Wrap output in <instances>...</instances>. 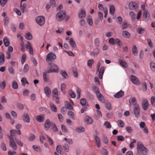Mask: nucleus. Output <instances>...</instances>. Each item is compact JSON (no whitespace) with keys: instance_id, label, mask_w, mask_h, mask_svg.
<instances>
[{"instance_id":"nucleus-1","label":"nucleus","mask_w":155,"mask_h":155,"mask_svg":"<svg viewBox=\"0 0 155 155\" xmlns=\"http://www.w3.org/2000/svg\"><path fill=\"white\" fill-rule=\"evenodd\" d=\"M137 153L139 155H146L147 153V149L140 141L137 142Z\"/></svg>"},{"instance_id":"nucleus-2","label":"nucleus","mask_w":155,"mask_h":155,"mask_svg":"<svg viewBox=\"0 0 155 155\" xmlns=\"http://www.w3.org/2000/svg\"><path fill=\"white\" fill-rule=\"evenodd\" d=\"M56 58V55L52 52L49 53L46 56V61L49 64H51V62Z\"/></svg>"},{"instance_id":"nucleus-3","label":"nucleus","mask_w":155,"mask_h":155,"mask_svg":"<svg viewBox=\"0 0 155 155\" xmlns=\"http://www.w3.org/2000/svg\"><path fill=\"white\" fill-rule=\"evenodd\" d=\"M65 16V12L64 11H59L56 15V19L58 21H61L64 19Z\"/></svg>"},{"instance_id":"nucleus-4","label":"nucleus","mask_w":155,"mask_h":155,"mask_svg":"<svg viewBox=\"0 0 155 155\" xmlns=\"http://www.w3.org/2000/svg\"><path fill=\"white\" fill-rule=\"evenodd\" d=\"M35 21L38 25L40 26H42L45 24V18L43 16H38L36 18Z\"/></svg>"},{"instance_id":"nucleus-5","label":"nucleus","mask_w":155,"mask_h":155,"mask_svg":"<svg viewBox=\"0 0 155 155\" xmlns=\"http://www.w3.org/2000/svg\"><path fill=\"white\" fill-rule=\"evenodd\" d=\"M59 71V68L58 66L54 64H52L50 65L49 69L48 71V73L51 72L58 73Z\"/></svg>"},{"instance_id":"nucleus-6","label":"nucleus","mask_w":155,"mask_h":155,"mask_svg":"<svg viewBox=\"0 0 155 155\" xmlns=\"http://www.w3.org/2000/svg\"><path fill=\"white\" fill-rule=\"evenodd\" d=\"M9 146L12 148L13 150H16L17 149V146L12 137H9Z\"/></svg>"},{"instance_id":"nucleus-7","label":"nucleus","mask_w":155,"mask_h":155,"mask_svg":"<svg viewBox=\"0 0 155 155\" xmlns=\"http://www.w3.org/2000/svg\"><path fill=\"white\" fill-rule=\"evenodd\" d=\"M52 92L53 94V99L55 101L56 103H59V98L58 97V93L57 89H54L53 90Z\"/></svg>"},{"instance_id":"nucleus-8","label":"nucleus","mask_w":155,"mask_h":155,"mask_svg":"<svg viewBox=\"0 0 155 155\" xmlns=\"http://www.w3.org/2000/svg\"><path fill=\"white\" fill-rule=\"evenodd\" d=\"M130 78L131 81L134 84L138 85L140 84V82L139 81L138 78L135 76L133 75H131L130 77Z\"/></svg>"},{"instance_id":"nucleus-9","label":"nucleus","mask_w":155,"mask_h":155,"mask_svg":"<svg viewBox=\"0 0 155 155\" xmlns=\"http://www.w3.org/2000/svg\"><path fill=\"white\" fill-rule=\"evenodd\" d=\"M149 103L147 99L143 100L142 103V107L144 110H147L149 107Z\"/></svg>"},{"instance_id":"nucleus-10","label":"nucleus","mask_w":155,"mask_h":155,"mask_svg":"<svg viewBox=\"0 0 155 155\" xmlns=\"http://www.w3.org/2000/svg\"><path fill=\"white\" fill-rule=\"evenodd\" d=\"M133 110L136 117L137 118L139 117L140 114V110L139 105L134 107Z\"/></svg>"},{"instance_id":"nucleus-11","label":"nucleus","mask_w":155,"mask_h":155,"mask_svg":"<svg viewBox=\"0 0 155 155\" xmlns=\"http://www.w3.org/2000/svg\"><path fill=\"white\" fill-rule=\"evenodd\" d=\"M128 7L130 10H134L138 8V5L135 2H131L128 5Z\"/></svg>"},{"instance_id":"nucleus-12","label":"nucleus","mask_w":155,"mask_h":155,"mask_svg":"<svg viewBox=\"0 0 155 155\" xmlns=\"http://www.w3.org/2000/svg\"><path fill=\"white\" fill-rule=\"evenodd\" d=\"M86 16L85 10L84 9H81L78 13V17L79 18H84Z\"/></svg>"},{"instance_id":"nucleus-13","label":"nucleus","mask_w":155,"mask_h":155,"mask_svg":"<svg viewBox=\"0 0 155 155\" xmlns=\"http://www.w3.org/2000/svg\"><path fill=\"white\" fill-rule=\"evenodd\" d=\"M23 119L24 121L26 123H29L30 122V118L28 114L27 113H24L23 116Z\"/></svg>"},{"instance_id":"nucleus-14","label":"nucleus","mask_w":155,"mask_h":155,"mask_svg":"<svg viewBox=\"0 0 155 155\" xmlns=\"http://www.w3.org/2000/svg\"><path fill=\"white\" fill-rule=\"evenodd\" d=\"M51 126L50 121L49 119H47L45 122L44 124V128L46 130H48Z\"/></svg>"},{"instance_id":"nucleus-15","label":"nucleus","mask_w":155,"mask_h":155,"mask_svg":"<svg viewBox=\"0 0 155 155\" xmlns=\"http://www.w3.org/2000/svg\"><path fill=\"white\" fill-rule=\"evenodd\" d=\"M129 104L130 105H132L134 107L139 105L137 103V100L135 97H132L130 101H129Z\"/></svg>"},{"instance_id":"nucleus-16","label":"nucleus","mask_w":155,"mask_h":155,"mask_svg":"<svg viewBox=\"0 0 155 155\" xmlns=\"http://www.w3.org/2000/svg\"><path fill=\"white\" fill-rule=\"evenodd\" d=\"M124 92L122 90H120L116 94L114 95V97L116 98H119L122 97L124 95Z\"/></svg>"},{"instance_id":"nucleus-17","label":"nucleus","mask_w":155,"mask_h":155,"mask_svg":"<svg viewBox=\"0 0 155 155\" xmlns=\"http://www.w3.org/2000/svg\"><path fill=\"white\" fill-rule=\"evenodd\" d=\"M84 121L87 124H91L93 122L91 118L88 116H86L84 118Z\"/></svg>"},{"instance_id":"nucleus-18","label":"nucleus","mask_w":155,"mask_h":155,"mask_svg":"<svg viewBox=\"0 0 155 155\" xmlns=\"http://www.w3.org/2000/svg\"><path fill=\"white\" fill-rule=\"evenodd\" d=\"M143 17L146 21H148L150 18L149 13L147 10H145L143 12Z\"/></svg>"},{"instance_id":"nucleus-19","label":"nucleus","mask_w":155,"mask_h":155,"mask_svg":"<svg viewBox=\"0 0 155 155\" xmlns=\"http://www.w3.org/2000/svg\"><path fill=\"white\" fill-rule=\"evenodd\" d=\"M104 67L102 66L99 70V77L100 79L102 78V76L104 72Z\"/></svg>"},{"instance_id":"nucleus-20","label":"nucleus","mask_w":155,"mask_h":155,"mask_svg":"<svg viewBox=\"0 0 155 155\" xmlns=\"http://www.w3.org/2000/svg\"><path fill=\"white\" fill-rule=\"evenodd\" d=\"M80 103L82 106H85L86 107H86V108L87 107L88 104L85 98H83L81 99V100Z\"/></svg>"},{"instance_id":"nucleus-21","label":"nucleus","mask_w":155,"mask_h":155,"mask_svg":"<svg viewBox=\"0 0 155 155\" xmlns=\"http://www.w3.org/2000/svg\"><path fill=\"white\" fill-rule=\"evenodd\" d=\"M100 53V50L98 48L94 49L91 53V55L92 56H97Z\"/></svg>"},{"instance_id":"nucleus-22","label":"nucleus","mask_w":155,"mask_h":155,"mask_svg":"<svg viewBox=\"0 0 155 155\" xmlns=\"http://www.w3.org/2000/svg\"><path fill=\"white\" fill-rule=\"evenodd\" d=\"M122 35L123 37L127 38H130V33L127 31L126 30L123 31Z\"/></svg>"},{"instance_id":"nucleus-23","label":"nucleus","mask_w":155,"mask_h":155,"mask_svg":"<svg viewBox=\"0 0 155 155\" xmlns=\"http://www.w3.org/2000/svg\"><path fill=\"white\" fill-rule=\"evenodd\" d=\"M26 47L27 49H29V53L33 54V50L30 43L29 42H28V44L26 45Z\"/></svg>"},{"instance_id":"nucleus-24","label":"nucleus","mask_w":155,"mask_h":155,"mask_svg":"<svg viewBox=\"0 0 155 155\" xmlns=\"http://www.w3.org/2000/svg\"><path fill=\"white\" fill-rule=\"evenodd\" d=\"M109 13L112 15L114 14L115 8L114 6L113 5H110L109 6Z\"/></svg>"},{"instance_id":"nucleus-25","label":"nucleus","mask_w":155,"mask_h":155,"mask_svg":"<svg viewBox=\"0 0 155 155\" xmlns=\"http://www.w3.org/2000/svg\"><path fill=\"white\" fill-rule=\"evenodd\" d=\"M36 120L39 122H42L44 119V116L43 115H37L35 116Z\"/></svg>"},{"instance_id":"nucleus-26","label":"nucleus","mask_w":155,"mask_h":155,"mask_svg":"<svg viewBox=\"0 0 155 155\" xmlns=\"http://www.w3.org/2000/svg\"><path fill=\"white\" fill-rule=\"evenodd\" d=\"M44 91L45 94L48 97H49L51 94V91L48 87H46L44 88Z\"/></svg>"},{"instance_id":"nucleus-27","label":"nucleus","mask_w":155,"mask_h":155,"mask_svg":"<svg viewBox=\"0 0 155 155\" xmlns=\"http://www.w3.org/2000/svg\"><path fill=\"white\" fill-rule=\"evenodd\" d=\"M94 140L96 142V144L97 147H100L101 144V140L100 138L97 136L94 137Z\"/></svg>"},{"instance_id":"nucleus-28","label":"nucleus","mask_w":155,"mask_h":155,"mask_svg":"<svg viewBox=\"0 0 155 155\" xmlns=\"http://www.w3.org/2000/svg\"><path fill=\"white\" fill-rule=\"evenodd\" d=\"M49 105L52 111L55 112H57V107L53 103L51 102L49 104Z\"/></svg>"},{"instance_id":"nucleus-29","label":"nucleus","mask_w":155,"mask_h":155,"mask_svg":"<svg viewBox=\"0 0 155 155\" xmlns=\"http://www.w3.org/2000/svg\"><path fill=\"white\" fill-rule=\"evenodd\" d=\"M75 130L78 133H82L85 131V129L84 127L80 126L76 127L75 129Z\"/></svg>"},{"instance_id":"nucleus-30","label":"nucleus","mask_w":155,"mask_h":155,"mask_svg":"<svg viewBox=\"0 0 155 155\" xmlns=\"http://www.w3.org/2000/svg\"><path fill=\"white\" fill-rule=\"evenodd\" d=\"M3 41L4 45L5 47H7L9 46L10 41L7 37H5L3 38Z\"/></svg>"},{"instance_id":"nucleus-31","label":"nucleus","mask_w":155,"mask_h":155,"mask_svg":"<svg viewBox=\"0 0 155 155\" xmlns=\"http://www.w3.org/2000/svg\"><path fill=\"white\" fill-rule=\"evenodd\" d=\"M5 58L4 54L2 53H0V65H2L4 62Z\"/></svg>"},{"instance_id":"nucleus-32","label":"nucleus","mask_w":155,"mask_h":155,"mask_svg":"<svg viewBox=\"0 0 155 155\" xmlns=\"http://www.w3.org/2000/svg\"><path fill=\"white\" fill-rule=\"evenodd\" d=\"M132 53L134 56H137V49L135 45H133L132 48Z\"/></svg>"},{"instance_id":"nucleus-33","label":"nucleus","mask_w":155,"mask_h":155,"mask_svg":"<svg viewBox=\"0 0 155 155\" xmlns=\"http://www.w3.org/2000/svg\"><path fill=\"white\" fill-rule=\"evenodd\" d=\"M119 62L120 65L124 68H127L128 67V64L127 63L121 59H119Z\"/></svg>"},{"instance_id":"nucleus-34","label":"nucleus","mask_w":155,"mask_h":155,"mask_svg":"<svg viewBox=\"0 0 155 155\" xmlns=\"http://www.w3.org/2000/svg\"><path fill=\"white\" fill-rule=\"evenodd\" d=\"M97 96L98 100L101 102H104V98L103 96L101 94L99 93L98 94H97Z\"/></svg>"},{"instance_id":"nucleus-35","label":"nucleus","mask_w":155,"mask_h":155,"mask_svg":"<svg viewBox=\"0 0 155 155\" xmlns=\"http://www.w3.org/2000/svg\"><path fill=\"white\" fill-rule=\"evenodd\" d=\"M135 15L136 14L133 12L131 11L129 13V15L131 18L132 21L134 22L135 21Z\"/></svg>"},{"instance_id":"nucleus-36","label":"nucleus","mask_w":155,"mask_h":155,"mask_svg":"<svg viewBox=\"0 0 155 155\" xmlns=\"http://www.w3.org/2000/svg\"><path fill=\"white\" fill-rule=\"evenodd\" d=\"M26 7L27 5L26 4L24 3H22V2H21L20 5V9L22 12L24 13L25 12Z\"/></svg>"},{"instance_id":"nucleus-37","label":"nucleus","mask_w":155,"mask_h":155,"mask_svg":"<svg viewBox=\"0 0 155 155\" xmlns=\"http://www.w3.org/2000/svg\"><path fill=\"white\" fill-rule=\"evenodd\" d=\"M118 126L120 127H123L125 126L124 122L121 120H119L117 122Z\"/></svg>"},{"instance_id":"nucleus-38","label":"nucleus","mask_w":155,"mask_h":155,"mask_svg":"<svg viewBox=\"0 0 155 155\" xmlns=\"http://www.w3.org/2000/svg\"><path fill=\"white\" fill-rule=\"evenodd\" d=\"M69 42L71 46L74 48L76 47V45L75 42L72 38H70L69 40Z\"/></svg>"},{"instance_id":"nucleus-39","label":"nucleus","mask_w":155,"mask_h":155,"mask_svg":"<svg viewBox=\"0 0 155 155\" xmlns=\"http://www.w3.org/2000/svg\"><path fill=\"white\" fill-rule=\"evenodd\" d=\"M25 38L28 40H31L32 38V36L31 33L28 32L25 35Z\"/></svg>"},{"instance_id":"nucleus-40","label":"nucleus","mask_w":155,"mask_h":155,"mask_svg":"<svg viewBox=\"0 0 155 155\" xmlns=\"http://www.w3.org/2000/svg\"><path fill=\"white\" fill-rule=\"evenodd\" d=\"M48 73V71L47 72H44L43 73V77L44 81L45 82H47L48 81V78L47 74Z\"/></svg>"},{"instance_id":"nucleus-41","label":"nucleus","mask_w":155,"mask_h":155,"mask_svg":"<svg viewBox=\"0 0 155 155\" xmlns=\"http://www.w3.org/2000/svg\"><path fill=\"white\" fill-rule=\"evenodd\" d=\"M87 21L89 25L91 26L92 25L93 22L92 18L91 16H89L87 18Z\"/></svg>"},{"instance_id":"nucleus-42","label":"nucleus","mask_w":155,"mask_h":155,"mask_svg":"<svg viewBox=\"0 0 155 155\" xmlns=\"http://www.w3.org/2000/svg\"><path fill=\"white\" fill-rule=\"evenodd\" d=\"M32 147L33 149L37 152H41V149L39 146L34 145Z\"/></svg>"},{"instance_id":"nucleus-43","label":"nucleus","mask_w":155,"mask_h":155,"mask_svg":"<svg viewBox=\"0 0 155 155\" xmlns=\"http://www.w3.org/2000/svg\"><path fill=\"white\" fill-rule=\"evenodd\" d=\"M12 87L14 89H17L18 88V86L17 82L15 81H13L12 83Z\"/></svg>"},{"instance_id":"nucleus-44","label":"nucleus","mask_w":155,"mask_h":155,"mask_svg":"<svg viewBox=\"0 0 155 155\" xmlns=\"http://www.w3.org/2000/svg\"><path fill=\"white\" fill-rule=\"evenodd\" d=\"M51 128L54 132H57L58 131V129L55 125L54 123L51 124Z\"/></svg>"},{"instance_id":"nucleus-45","label":"nucleus","mask_w":155,"mask_h":155,"mask_svg":"<svg viewBox=\"0 0 155 155\" xmlns=\"http://www.w3.org/2000/svg\"><path fill=\"white\" fill-rule=\"evenodd\" d=\"M68 116L71 118L73 120H75V117H74V113L72 111H69L68 112Z\"/></svg>"},{"instance_id":"nucleus-46","label":"nucleus","mask_w":155,"mask_h":155,"mask_svg":"<svg viewBox=\"0 0 155 155\" xmlns=\"http://www.w3.org/2000/svg\"><path fill=\"white\" fill-rule=\"evenodd\" d=\"M100 41L98 38H96L94 40V45L97 47H98L100 46Z\"/></svg>"},{"instance_id":"nucleus-47","label":"nucleus","mask_w":155,"mask_h":155,"mask_svg":"<svg viewBox=\"0 0 155 155\" xmlns=\"http://www.w3.org/2000/svg\"><path fill=\"white\" fill-rule=\"evenodd\" d=\"M64 140L69 145H71L73 143V140L71 139H68L65 138H64Z\"/></svg>"},{"instance_id":"nucleus-48","label":"nucleus","mask_w":155,"mask_h":155,"mask_svg":"<svg viewBox=\"0 0 155 155\" xmlns=\"http://www.w3.org/2000/svg\"><path fill=\"white\" fill-rule=\"evenodd\" d=\"M128 26V24L126 22H124L122 25V29L124 30L126 29Z\"/></svg>"},{"instance_id":"nucleus-49","label":"nucleus","mask_w":155,"mask_h":155,"mask_svg":"<svg viewBox=\"0 0 155 155\" xmlns=\"http://www.w3.org/2000/svg\"><path fill=\"white\" fill-rule=\"evenodd\" d=\"M137 31L139 34L141 35L144 33L145 30L142 28H139L137 29Z\"/></svg>"},{"instance_id":"nucleus-50","label":"nucleus","mask_w":155,"mask_h":155,"mask_svg":"<svg viewBox=\"0 0 155 155\" xmlns=\"http://www.w3.org/2000/svg\"><path fill=\"white\" fill-rule=\"evenodd\" d=\"M94 62V60L93 59H90L87 62V66L91 68L92 67V64Z\"/></svg>"},{"instance_id":"nucleus-51","label":"nucleus","mask_w":155,"mask_h":155,"mask_svg":"<svg viewBox=\"0 0 155 155\" xmlns=\"http://www.w3.org/2000/svg\"><path fill=\"white\" fill-rule=\"evenodd\" d=\"M6 86V83L5 81H3L2 82H0V87L2 90L4 89Z\"/></svg>"},{"instance_id":"nucleus-52","label":"nucleus","mask_w":155,"mask_h":155,"mask_svg":"<svg viewBox=\"0 0 155 155\" xmlns=\"http://www.w3.org/2000/svg\"><path fill=\"white\" fill-rule=\"evenodd\" d=\"M29 69V66L28 64H26L25 65L24 69H23V72L25 73H26L27 72H28Z\"/></svg>"},{"instance_id":"nucleus-53","label":"nucleus","mask_w":155,"mask_h":155,"mask_svg":"<svg viewBox=\"0 0 155 155\" xmlns=\"http://www.w3.org/2000/svg\"><path fill=\"white\" fill-rule=\"evenodd\" d=\"M66 107H67V108L68 110H73V107L69 102H66Z\"/></svg>"},{"instance_id":"nucleus-54","label":"nucleus","mask_w":155,"mask_h":155,"mask_svg":"<svg viewBox=\"0 0 155 155\" xmlns=\"http://www.w3.org/2000/svg\"><path fill=\"white\" fill-rule=\"evenodd\" d=\"M61 129L62 130L64 133H67L68 132V130L66 127L64 125H61Z\"/></svg>"},{"instance_id":"nucleus-55","label":"nucleus","mask_w":155,"mask_h":155,"mask_svg":"<svg viewBox=\"0 0 155 155\" xmlns=\"http://www.w3.org/2000/svg\"><path fill=\"white\" fill-rule=\"evenodd\" d=\"M64 30V28H59L58 30L55 31V32L56 33H59L60 34H62Z\"/></svg>"},{"instance_id":"nucleus-56","label":"nucleus","mask_w":155,"mask_h":155,"mask_svg":"<svg viewBox=\"0 0 155 155\" xmlns=\"http://www.w3.org/2000/svg\"><path fill=\"white\" fill-rule=\"evenodd\" d=\"M56 150L57 152L60 154H61L62 153V148L60 145H58L56 147Z\"/></svg>"},{"instance_id":"nucleus-57","label":"nucleus","mask_w":155,"mask_h":155,"mask_svg":"<svg viewBox=\"0 0 155 155\" xmlns=\"http://www.w3.org/2000/svg\"><path fill=\"white\" fill-rule=\"evenodd\" d=\"M151 102L152 105L155 107V97L153 96L151 98Z\"/></svg>"},{"instance_id":"nucleus-58","label":"nucleus","mask_w":155,"mask_h":155,"mask_svg":"<svg viewBox=\"0 0 155 155\" xmlns=\"http://www.w3.org/2000/svg\"><path fill=\"white\" fill-rule=\"evenodd\" d=\"M66 87V84H62L61 86V91L62 93H64L65 92V90Z\"/></svg>"},{"instance_id":"nucleus-59","label":"nucleus","mask_w":155,"mask_h":155,"mask_svg":"<svg viewBox=\"0 0 155 155\" xmlns=\"http://www.w3.org/2000/svg\"><path fill=\"white\" fill-rule=\"evenodd\" d=\"M125 129L127 132L129 133H132L133 131V130L132 127L130 126H127L126 127Z\"/></svg>"},{"instance_id":"nucleus-60","label":"nucleus","mask_w":155,"mask_h":155,"mask_svg":"<svg viewBox=\"0 0 155 155\" xmlns=\"http://www.w3.org/2000/svg\"><path fill=\"white\" fill-rule=\"evenodd\" d=\"M26 56L25 54H24L22 55L21 58V63L23 64L25 62L26 59Z\"/></svg>"},{"instance_id":"nucleus-61","label":"nucleus","mask_w":155,"mask_h":155,"mask_svg":"<svg viewBox=\"0 0 155 155\" xmlns=\"http://www.w3.org/2000/svg\"><path fill=\"white\" fill-rule=\"evenodd\" d=\"M150 68L152 70L155 72V63L153 62H151L150 64Z\"/></svg>"},{"instance_id":"nucleus-62","label":"nucleus","mask_w":155,"mask_h":155,"mask_svg":"<svg viewBox=\"0 0 155 155\" xmlns=\"http://www.w3.org/2000/svg\"><path fill=\"white\" fill-rule=\"evenodd\" d=\"M9 23V19L8 17H6L4 19V25L7 26Z\"/></svg>"},{"instance_id":"nucleus-63","label":"nucleus","mask_w":155,"mask_h":155,"mask_svg":"<svg viewBox=\"0 0 155 155\" xmlns=\"http://www.w3.org/2000/svg\"><path fill=\"white\" fill-rule=\"evenodd\" d=\"M115 42L116 44L119 45L120 47H121L122 46V44L120 40L119 39H116L115 40Z\"/></svg>"},{"instance_id":"nucleus-64","label":"nucleus","mask_w":155,"mask_h":155,"mask_svg":"<svg viewBox=\"0 0 155 155\" xmlns=\"http://www.w3.org/2000/svg\"><path fill=\"white\" fill-rule=\"evenodd\" d=\"M104 125L107 128L110 129L111 128V126L110 124L108 121H106L104 123Z\"/></svg>"}]
</instances>
